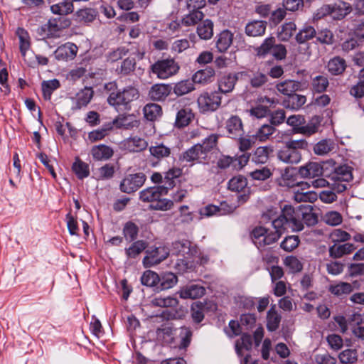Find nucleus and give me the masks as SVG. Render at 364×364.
<instances>
[{
    "label": "nucleus",
    "instance_id": "5701e85b",
    "mask_svg": "<svg viewBox=\"0 0 364 364\" xmlns=\"http://www.w3.org/2000/svg\"><path fill=\"white\" fill-rule=\"evenodd\" d=\"M178 294L181 299H196L205 294V288L198 284H190L183 287Z\"/></svg>",
    "mask_w": 364,
    "mask_h": 364
},
{
    "label": "nucleus",
    "instance_id": "de8ad7c7",
    "mask_svg": "<svg viewBox=\"0 0 364 364\" xmlns=\"http://www.w3.org/2000/svg\"><path fill=\"white\" fill-rule=\"evenodd\" d=\"M296 26L294 22L289 21L284 23L278 32V38L282 41H289L295 33Z\"/></svg>",
    "mask_w": 364,
    "mask_h": 364
},
{
    "label": "nucleus",
    "instance_id": "58836bf2",
    "mask_svg": "<svg viewBox=\"0 0 364 364\" xmlns=\"http://www.w3.org/2000/svg\"><path fill=\"white\" fill-rule=\"evenodd\" d=\"M141 283L142 285L148 287H156L158 290L159 282H160L159 275L152 270H146L141 277Z\"/></svg>",
    "mask_w": 364,
    "mask_h": 364
},
{
    "label": "nucleus",
    "instance_id": "e433bc0d",
    "mask_svg": "<svg viewBox=\"0 0 364 364\" xmlns=\"http://www.w3.org/2000/svg\"><path fill=\"white\" fill-rule=\"evenodd\" d=\"M193 117L194 115L190 109H181L176 114L175 126L178 128L186 127L190 124Z\"/></svg>",
    "mask_w": 364,
    "mask_h": 364
},
{
    "label": "nucleus",
    "instance_id": "f257e3e1",
    "mask_svg": "<svg viewBox=\"0 0 364 364\" xmlns=\"http://www.w3.org/2000/svg\"><path fill=\"white\" fill-rule=\"evenodd\" d=\"M171 252L178 256L175 268L179 272H190L195 269L198 251L190 241L183 240L173 242Z\"/></svg>",
    "mask_w": 364,
    "mask_h": 364
},
{
    "label": "nucleus",
    "instance_id": "423d86ee",
    "mask_svg": "<svg viewBox=\"0 0 364 364\" xmlns=\"http://www.w3.org/2000/svg\"><path fill=\"white\" fill-rule=\"evenodd\" d=\"M351 11V7L348 3L338 1L333 4H325L317 10L316 16L318 18L326 16H331L333 19L343 18Z\"/></svg>",
    "mask_w": 364,
    "mask_h": 364
},
{
    "label": "nucleus",
    "instance_id": "09e8293b",
    "mask_svg": "<svg viewBox=\"0 0 364 364\" xmlns=\"http://www.w3.org/2000/svg\"><path fill=\"white\" fill-rule=\"evenodd\" d=\"M306 102V97L302 95L293 94L284 102V106L291 109H299Z\"/></svg>",
    "mask_w": 364,
    "mask_h": 364
},
{
    "label": "nucleus",
    "instance_id": "37998d69",
    "mask_svg": "<svg viewBox=\"0 0 364 364\" xmlns=\"http://www.w3.org/2000/svg\"><path fill=\"white\" fill-rule=\"evenodd\" d=\"M19 39V49L23 56L31 48V41L28 33L23 28H18L16 32Z\"/></svg>",
    "mask_w": 364,
    "mask_h": 364
},
{
    "label": "nucleus",
    "instance_id": "473e14b6",
    "mask_svg": "<svg viewBox=\"0 0 364 364\" xmlns=\"http://www.w3.org/2000/svg\"><path fill=\"white\" fill-rule=\"evenodd\" d=\"M205 152L203 144H197L185 151L181 157L183 161L186 162H194Z\"/></svg>",
    "mask_w": 364,
    "mask_h": 364
},
{
    "label": "nucleus",
    "instance_id": "f03ea898",
    "mask_svg": "<svg viewBox=\"0 0 364 364\" xmlns=\"http://www.w3.org/2000/svg\"><path fill=\"white\" fill-rule=\"evenodd\" d=\"M105 89L110 93L107 97L108 103L116 109H129V104L139 97V90L128 86L123 90H118L115 82H110L105 85Z\"/></svg>",
    "mask_w": 364,
    "mask_h": 364
},
{
    "label": "nucleus",
    "instance_id": "3c124183",
    "mask_svg": "<svg viewBox=\"0 0 364 364\" xmlns=\"http://www.w3.org/2000/svg\"><path fill=\"white\" fill-rule=\"evenodd\" d=\"M191 310L194 322H201L205 316V303L200 301H195L192 304Z\"/></svg>",
    "mask_w": 364,
    "mask_h": 364
},
{
    "label": "nucleus",
    "instance_id": "c9c22d12",
    "mask_svg": "<svg viewBox=\"0 0 364 364\" xmlns=\"http://www.w3.org/2000/svg\"><path fill=\"white\" fill-rule=\"evenodd\" d=\"M158 290L163 291L173 287L178 282L177 277L172 272H164L159 275Z\"/></svg>",
    "mask_w": 364,
    "mask_h": 364
},
{
    "label": "nucleus",
    "instance_id": "1a4fd4ad",
    "mask_svg": "<svg viewBox=\"0 0 364 364\" xmlns=\"http://www.w3.org/2000/svg\"><path fill=\"white\" fill-rule=\"evenodd\" d=\"M301 208L295 209L291 205H285L282 209L281 215L287 222L288 227L294 232L301 231L304 229V225L301 220Z\"/></svg>",
    "mask_w": 364,
    "mask_h": 364
},
{
    "label": "nucleus",
    "instance_id": "cd10ccee",
    "mask_svg": "<svg viewBox=\"0 0 364 364\" xmlns=\"http://www.w3.org/2000/svg\"><path fill=\"white\" fill-rule=\"evenodd\" d=\"M301 82L293 80H286L277 84V90L289 97L301 88Z\"/></svg>",
    "mask_w": 364,
    "mask_h": 364
},
{
    "label": "nucleus",
    "instance_id": "ddd939ff",
    "mask_svg": "<svg viewBox=\"0 0 364 364\" xmlns=\"http://www.w3.org/2000/svg\"><path fill=\"white\" fill-rule=\"evenodd\" d=\"M147 146V141L138 136H131L124 139L120 144V149L129 153L141 152Z\"/></svg>",
    "mask_w": 364,
    "mask_h": 364
},
{
    "label": "nucleus",
    "instance_id": "680f3d73",
    "mask_svg": "<svg viewBox=\"0 0 364 364\" xmlns=\"http://www.w3.org/2000/svg\"><path fill=\"white\" fill-rule=\"evenodd\" d=\"M284 264L291 273H297L302 270L303 264L295 256L291 255L285 258Z\"/></svg>",
    "mask_w": 364,
    "mask_h": 364
},
{
    "label": "nucleus",
    "instance_id": "6e6d98bb",
    "mask_svg": "<svg viewBox=\"0 0 364 364\" xmlns=\"http://www.w3.org/2000/svg\"><path fill=\"white\" fill-rule=\"evenodd\" d=\"M139 232L138 226L132 221L127 222L123 227V235L129 242L136 239Z\"/></svg>",
    "mask_w": 364,
    "mask_h": 364
},
{
    "label": "nucleus",
    "instance_id": "4468645a",
    "mask_svg": "<svg viewBox=\"0 0 364 364\" xmlns=\"http://www.w3.org/2000/svg\"><path fill=\"white\" fill-rule=\"evenodd\" d=\"M172 87L168 84L153 85L149 90L148 96L153 101H164L171 94Z\"/></svg>",
    "mask_w": 364,
    "mask_h": 364
},
{
    "label": "nucleus",
    "instance_id": "a211bd4d",
    "mask_svg": "<svg viewBox=\"0 0 364 364\" xmlns=\"http://www.w3.org/2000/svg\"><path fill=\"white\" fill-rule=\"evenodd\" d=\"M273 146L270 145L261 146L256 148L251 154V160L255 164H265L273 153Z\"/></svg>",
    "mask_w": 364,
    "mask_h": 364
},
{
    "label": "nucleus",
    "instance_id": "6ab92c4d",
    "mask_svg": "<svg viewBox=\"0 0 364 364\" xmlns=\"http://www.w3.org/2000/svg\"><path fill=\"white\" fill-rule=\"evenodd\" d=\"M94 91L92 87H85L80 90L73 99V110H78L86 107L93 97Z\"/></svg>",
    "mask_w": 364,
    "mask_h": 364
},
{
    "label": "nucleus",
    "instance_id": "0e129e2a",
    "mask_svg": "<svg viewBox=\"0 0 364 364\" xmlns=\"http://www.w3.org/2000/svg\"><path fill=\"white\" fill-rule=\"evenodd\" d=\"M194 89L193 84L186 80L177 82L173 87V92L176 95L181 96L190 92Z\"/></svg>",
    "mask_w": 364,
    "mask_h": 364
},
{
    "label": "nucleus",
    "instance_id": "774afa93",
    "mask_svg": "<svg viewBox=\"0 0 364 364\" xmlns=\"http://www.w3.org/2000/svg\"><path fill=\"white\" fill-rule=\"evenodd\" d=\"M338 358L342 363L353 364L358 360L357 351L353 349L344 350L339 354Z\"/></svg>",
    "mask_w": 364,
    "mask_h": 364
},
{
    "label": "nucleus",
    "instance_id": "ea45409f",
    "mask_svg": "<svg viewBox=\"0 0 364 364\" xmlns=\"http://www.w3.org/2000/svg\"><path fill=\"white\" fill-rule=\"evenodd\" d=\"M316 35V29L310 25H305L296 33L295 38L298 43H304L306 41L313 39Z\"/></svg>",
    "mask_w": 364,
    "mask_h": 364
},
{
    "label": "nucleus",
    "instance_id": "f3484780",
    "mask_svg": "<svg viewBox=\"0 0 364 364\" xmlns=\"http://www.w3.org/2000/svg\"><path fill=\"white\" fill-rule=\"evenodd\" d=\"M78 48L73 43L68 42L59 46L55 51V57L58 60H69L75 58Z\"/></svg>",
    "mask_w": 364,
    "mask_h": 364
},
{
    "label": "nucleus",
    "instance_id": "aec40b11",
    "mask_svg": "<svg viewBox=\"0 0 364 364\" xmlns=\"http://www.w3.org/2000/svg\"><path fill=\"white\" fill-rule=\"evenodd\" d=\"M227 132L232 138H236L243 134V124L238 116L230 117L225 123Z\"/></svg>",
    "mask_w": 364,
    "mask_h": 364
},
{
    "label": "nucleus",
    "instance_id": "e2e57ef3",
    "mask_svg": "<svg viewBox=\"0 0 364 364\" xmlns=\"http://www.w3.org/2000/svg\"><path fill=\"white\" fill-rule=\"evenodd\" d=\"M350 93L356 98L364 97V68L359 73L358 82L350 88Z\"/></svg>",
    "mask_w": 364,
    "mask_h": 364
},
{
    "label": "nucleus",
    "instance_id": "052dcab7",
    "mask_svg": "<svg viewBox=\"0 0 364 364\" xmlns=\"http://www.w3.org/2000/svg\"><path fill=\"white\" fill-rule=\"evenodd\" d=\"M275 39L274 37L266 38L260 46L257 49V55L259 58H264L268 53H272V50Z\"/></svg>",
    "mask_w": 364,
    "mask_h": 364
},
{
    "label": "nucleus",
    "instance_id": "4d7b16f0",
    "mask_svg": "<svg viewBox=\"0 0 364 364\" xmlns=\"http://www.w3.org/2000/svg\"><path fill=\"white\" fill-rule=\"evenodd\" d=\"M275 132V128L269 124H263L255 133L253 134L256 140L260 142L267 140L271 135Z\"/></svg>",
    "mask_w": 364,
    "mask_h": 364
},
{
    "label": "nucleus",
    "instance_id": "f8f14e48",
    "mask_svg": "<svg viewBox=\"0 0 364 364\" xmlns=\"http://www.w3.org/2000/svg\"><path fill=\"white\" fill-rule=\"evenodd\" d=\"M136 48V45L135 43H129L127 46H121L114 49L112 51H109L107 54V61L114 63L120 59H122L124 56L127 54H130L136 57L138 59H142L144 57V53L140 52L137 50V51L134 52L133 48Z\"/></svg>",
    "mask_w": 364,
    "mask_h": 364
},
{
    "label": "nucleus",
    "instance_id": "7c9ffc66",
    "mask_svg": "<svg viewBox=\"0 0 364 364\" xmlns=\"http://www.w3.org/2000/svg\"><path fill=\"white\" fill-rule=\"evenodd\" d=\"M355 249L354 245L351 243H345L343 245L334 244L329 247V255L331 257L340 258L351 253Z\"/></svg>",
    "mask_w": 364,
    "mask_h": 364
},
{
    "label": "nucleus",
    "instance_id": "2eb2a0df",
    "mask_svg": "<svg viewBox=\"0 0 364 364\" xmlns=\"http://www.w3.org/2000/svg\"><path fill=\"white\" fill-rule=\"evenodd\" d=\"M167 194V188L164 186L150 187L139 193V198L143 202L154 203L156 200Z\"/></svg>",
    "mask_w": 364,
    "mask_h": 364
},
{
    "label": "nucleus",
    "instance_id": "49530a36",
    "mask_svg": "<svg viewBox=\"0 0 364 364\" xmlns=\"http://www.w3.org/2000/svg\"><path fill=\"white\" fill-rule=\"evenodd\" d=\"M147 247L146 242L144 240H136L132 245L125 249V254L128 258H136Z\"/></svg>",
    "mask_w": 364,
    "mask_h": 364
},
{
    "label": "nucleus",
    "instance_id": "bf43d9fd",
    "mask_svg": "<svg viewBox=\"0 0 364 364\" xmlns=\"http://www.w3.org/2000/svg\"><path fill=\"white\" fill-rule=\"evenodd\" d=\"M48 23L53 36H55L57 32L69 27L70 21L68 19L60 18L58 19L50 20Z\"/></svg>",
    "mask_w": 364,
    "mask_h": 364
},
{
    "label": "nucleus",
    "instance_id": "2f4dec72",
    "mask_svg": "<svg viewBox=\"0 0 364 364\" xmlns=\"http://www.w3.org/2000/svg\"><path fill=\"white\" fill-rule=\"evenodd\" d=\"M72 170L78 179H84L90 175V166L86 162L82 161L78 156L75 158L72 166Z\"/></svg>",
    "mask_w": 364,
    "mask_h": 364
},
{
    "label": "nucleus",
    "instance_id": "5fc2aeb1",
    "mask_svg": "<svg viewBox=\"0 0 364 364\" xmlns=\"http://www.w3.org/2000/svg\"><path fill=\"white\" fill-rule=\"evenodd\" d=\"M202 11H190V14L181 19V24L183 26H191L197 24L203 18Z\"/></svg>",
    "mask_w": 364,
    "mask_h": 364
},
{
    "label": "nucleus",
    "instance_id": "20e7f679",
    "mask_svg": "<svg viewBox=\"0 0 364 364\" xmlns=\"http://www.w3.org/2000/svg\"><path fill=\"white\" fill-rule=\"evenodd\" d=\"M139 122L136 120L128 122L127 117L117 118L111 122L103 124L100 128L93 130L88 134V139L91 142H95L103 139L105 136L109 135L110 132L113 129L114 126L118 128L130 129L137 127Z\"/></svg>",
    "mask_w": 364,
    "mask_h": 364
},
{
    "label": "nucleus",
    "instance_id": "a18cd8bd",
    "mask_svg": "<svg viewBox=\"0 0 364 364\" xmlns=\"http://www.w3.org/2000/svg\"><path fill=\"white\" fill-rule=\"evenodd\" d=\"M182 175V169L180 168H172L165 173L164 182L167 191L169 188H172L175 186V179L179 178Z\"/></svg>",
    "mask_w": 364,
    "mask_h": 364
},
{
    "label": "nucleus",
    "instance_id": "4c0bfd02",
    "mask_svg": "<svg viewBox=\"0 0 364 364\" xmlns=\"http://www.w3.org/2000/svg\"><path fill=\"white\" fill-rule=\"evenodd\" d=\"M331 178L335 181L348 183L353 179V175L350 167L347 166H340L335 169Z\"/></svg>",
    "mask_w": 364,
    "mask_h": 364
},
{
    "label": "nucleus",
    "instance_id": "0eeeda50",
    "mask_svg": "<svg viewBox=\"0 0 364 364\" xmlns=\"http://www.w3.org/2000/svg\"><path fill=\"white\" fill-rule=\"evenodd\" d=\"M179 66L172 58L159 60L151 66V70L158 78L165 80L175 75Z\"/></svg>",
    "mask_w": 364,
    "mask_h": 364
},
{
    "label": "nucleus",
    "instance_id": "603ef678",
    "mask_svg": "<svg viewBox=\"0 0 364 364\" xmlns=\"http://www.w3.org/2000/svg\"><path fill=\"white\" fill-rule=\"evenodd\" d=\"M252 337L247 334H243L241 338L236 341L235 351L239 357L242 356V350H249L252 348Z\"/></svg>",
    "mask_w": 364,
    "mask_h": 364
},
{
    "label": "nucleus",
    "instance_id": "69168bd1",
    "mask_svg": "<svg viewBox=\"0 0 364 364\" xmlns=\"http://www.w3.org/2000/svg\"><path fill=\"white\" fill-rule=\"evenodd\" d=\"M300 242L299 238L296 235H290L286 237L280 244L282 249L286 252H291L298 247Z\"/></svg>",
    "mask_w": 364,
    "mask_h": 364
},
{
    "label": "nucleus",
    "instance_id": "393cba45",
    "mask_svg": "<svg viewBox=\"0 0 364 364\" xmlns=\"http://www.w3.org/2000/svg\"><path fill=\"white\" fill-rule=\"evenodd\" d=\"M266 28V21L261 20H254L247 23L245 32L248 36H262L264 34Z\"/></svg>",
    "mask_w": 364,
    "mask_h": 364
},
{
    "label": "nucleus",
    "instance_id": "7ed1b4c3",
    "mask_svg": "<svg viewBox=\"0 0 364 364\" xmlns=\"http://www.w3.org/2000/svg\"><path fill=\"white\" fill-rule=\"evenodd\" d=\"M309 143L305 139H289L283 141V145L277 153V159L286 164H297L302 158L301 151L308 149Z\"/></svg>",
    "mask_w": 364,
    "mask_h": 364
},
{
    "label": "nucleus",
    "instance_id": "72a5a7b5",
    "mask_svg": "<svg viewBox=\"0 0 364 364\" xmlns=\"http://www.w3.org/2000/svg\"><path fill=\"white\" fill-rule=\"evenodd\" d=\"M321 120L319 117H313L306 124H303L299 128L298 134L305 136H311L318 132L320 127Z\"/></svg>",
    "mask_w": 364,
    "mask_h": 364
},
{
    "label": "nucleus",
    "instance_id": "9b49d317",
    "mask_svg": "<svg viewBox=\"0 0 364 364\" xmlns=\"http://www.w3.org/2000/svg\"><path fill=\"white\" fill-rule=\"evenodd\" d=\"M151 156L149 164L151 167L158 166L163 159H166L171 154V148L164 145L163 143H156L149 148Z\"/></svg>",
    "mask_w": 364,
    "mask_h": 364
},
{
    "label": "nucleus",
    "instance_id": "bb28decb",
    "mask_svg": "<svg viewBox=\"0 0 364 364\" xmlns=\"http://www.w3.org/2000/svg\"><path fill=\"white\" fill-rule=\"evenodd\" d=\"M282 320L280 314L273 304L267 313V328L269 331L273 332L279 328Z\"/></svg>",
    "mask_w": 364,
    "mask_h": 364
},
{
    "label": "nucleus",
    "instance_id": "79ce46f5",
    "mask_svg": "<svg viewBox=\"0 0 364 364\" xmlns=\"http://www.w3.org/2000/svg\"><path fill=\"white\" fill-rule=\"evenodd\" d=\"M50 10L54 14L68 15L74 11V6L70 0H61L58 4L52 5Z\"/></svg>",
    "mask_w": 364,
    "mask_h": 364
},
{
    "label": "nucleus",
    "instance_id": "a19ab883",
    "mask_svg": "<svg viewBox=\"0 0 364 364\" xmlns=\"http://www.w3.org/2000/svg\"><path fill=\"white\" fill-rule=\"evenodd\" d=\"M237 80L236 75L228 74L223 76L218 82V88L221 92H231Z\"/></svg>",
    "mask_w": 364,
    "mask_h": 364
},
{
    "label": "nucleus",
    "instance_id": "8fccbe9b",
    "mask_svg": "<svg viewBox=\"0 0 364 364\" xmlns=\"http://www.w3.org/2000/svg\"><path fill=\"white\" fill-rule=\"evenodd\" d=\"M143 111L144 117L150 121L155 120L162 113L161 107L155 103L147 104L144 106Z\"/></svg>",
    "mask_w": 364,
    "mask_h": 364
},
{
    "label": "nucleus",
    "instance_id": "a878e982",
    "mask_svg": "<svg viewBox=\"0 0 364 364\" xmlns=\"http://www.w3.org/2000/svg\"><path fill=\"white\" fill-rule=\"evenodd\" d=\"M233 33L228 29L222 31L217 36L216 48L220 53L225 52L232 45Z\"/></svg>",
    "mask_w": 364,
    "mask_h": 364
},
{
    "label": "nucleus",
    "instance_id": "338daca9",
    "mask_svg": "<svg viewBox=\"0 0 364 364\" xmlns=\"http://www.w3.org/2000/svg\"><path fill=\"white\" fill-rule=\"evenodd\" d=\"M271 220L273 228V230H272L273 232H276L279 235L278 239H279L281 236L284 233L287 229V226H288L287 222L281 215L277 218L275 217L273 218V220Z\"/></svg>",
    "mask_w": 364,
    "mask_h": 364
},
{
    "label": "nucleus",
    "instance_id": "f704fd0d",
    "mask_svg": "<svg viewBox=\"0 0 364 364\" xmlns=\"http://www.w3.org/2000/svg\"><path fill=\"white\" fill-rule=\"evenodd\" d=\"M329 86L328 78L325 75H317L312 78L311 87L313 92L324 93Z\"/></svg>",
    "mask_w": 364,
    "mask_h": 364
},
{
    "label": "nucleus",
    "instance_id": "c03bdc74",
    "mask_svg": "<svg viewBox=\"0 0 364 364\" xmlns=\"http://www.w3.org/2000/svg\"><path fill=\"white\" fill-rule=\"evenodd\" d=\"M301 220L307 226H313L318 222V217L311 207H301L300 210Z\"/></svg>",
    "mask_w": 364,
    "mask_h": 364
},
{
    "label": "nucleus",
    "instance_id": "c756f323",
    "mask_svg": "<svg viewBox=\"0 0 364 364\" xmlns=\"http://www.w3.org/2000/svg\"><path fill=\"white\" fill-rule=\"evenodd\" d=\"M115 171L113 164H105L94 171V178L97 181H108L114 177Z\"/></svg>",
    "mask_w": 364,
    "mask_h": 364
},
{
    "label": "nucleus",
    "instance_id": "6e6552de",
    "mask_svg": "<svg viewBox=\"0 0 364 364\" xmlns=\"http://www.w3.org/2000/svg\"><path fill=\"white\" fill-rule=\"evenodd\" d=\"M170 254L168 248L166 246L151 247L146 251V256L142 263L145 268H149L160 264L165 260Z\"/></svg>",
    "mask_w": 364,
    "mask_h": 364
},
{
    "label": "nucleus",
    "instance_id": "dca6fc26",
    "mask_svg": "<svg viewBox=\"0 0 364 364\" xmlns=\"http://www.w3.org/2000/svg\"><path fill=\"white\" fill-rule=\"evenodd\" d=\"M173 343L180 349H186L190 344L192 332L189 328L181 327L176 329L173 333Z\"/></svg>",
    "mask_w": 364,
    "mask_h": 364
},
{
    "label": "nucleus",
    "instance_id": "412c9836",
    "mask_svg": "<svg viewBox=\"0 0 364 364\" xmlns=\"http://www.w3.org/2000/svg\"><path fill=\"white\" fill-rule=\"evenodd\" d=\"M90 154L95 161H107L114 155V150L109 146L100 144L93 146Z\"/></svg>",
    "mask_w": 364,
    "mask_h": 364
},
{
    "label": "nucleus",
    "instance_id": "9d476101",
    "mask_svg": "<svg viewBox=\"0 0 364 364\" xmlns=\"http://www.w3.org/2000/svg\"><path fill=\"white\" fill-rule=\"evenodd\" d=\"M146 181V176L143 173L129 174L120 183L119 188L122 192L132 193L140 188Z\"/></svg>",
    "mask_w": 364,
    "mask_h": 364
},
{
    "label": "nucleus",
    "instance_id": "b1692460",
    "mask_svg": "<svg viewBox=\"0 0 364 364\" xmlns=\"http://www.w3.org/2000/svg\"><path fill=\"white\" fill-rule=\"evenodd\" d=\"M299 172L304 178H314L323 174V168L316 162H309L301 166Z\"/></svg>",
    "mask_w": 364,
    "mask_h": 364
},
{
    "label": "nucleus",
    "instance_id": "4be33fe9",
    "mask_svg": "<svg viewBox=\"0 0 364 364\" xmlns=\"http://www.w3.org/2000/svg\"><path fill=\"white\" fill-rule=\"evenodd\" d=\"M346 68V60L340 56H335L331 58L326 65L328 72L333 76L342 75Z\"/></svg>",
    "mask_w": 364,
    "mask_h": 364
},
{
    "label": "nucleus",
    "instance_id": "864d4df0",
    "mask_svg": "<svg viewBox=\"0 0 364 364\" xmlns=\"http://www.w3.org/2000/svg\"><path fill=\"white\" fill-rule=\"evenodd\" d=\"M247 185V179L241 176H237L232 178L228 183V188L231 191L240 192Z\"/></svg>",
    "mask_w": 364,
    "mask_h": 364
},
{
    "label": "nucleus",
    "instance_id": "39448f33",
    "mask_svg": "<svg viewBox=\"0 0 364 364\" xmlns=\"http://www.w3.org/2000/svg\"><path fill=\"white\" fill-rule=\"evenodd\" d=\"M278 234L263 226H257L250 232V237L258 249H264L267 246L277 242Z\"/></svg>",
    "mask_w": 364,
    "mask_h": 364
},
{
    "label": "nucleus",
    "instance_id": "c85d7f7f",
    "mask_svg": "<svg viewBox=\"0 0 364 364\" xmlns=\"http://www.w3.org/2000/svg\"><path fill=\"white\" fill-rule=\"evenodd\" d=\"M328 289L335 296L341 298L350 294L353 291V287L350 283L339 282L329 285Z\"/></svg>",
    "mask_w": 364,
    "mask_h": 364
},
{
    "label": "nucleus",
    "instance_id": "13d9d810",
    "mask_svg": "<svg viewBox=\"0 0 364 364\" xmlns=\"http://www.w3.org/2000/svg\"><path fill=\"white\" fill-rule=\"evenodd\" d=\"M60 83L58 80L53 79L42 82V91L44 98L49 100L53 91L59 88Z\"/></svg>",
    "mask_w": 364,
    "mask_h": 364
}]
</instances>
